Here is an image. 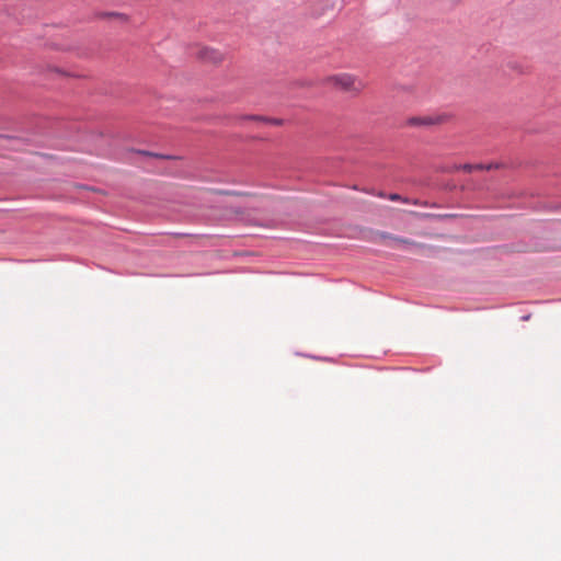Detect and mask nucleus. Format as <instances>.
<instances>
[{
    "label": "nucleus",
    "instance_id": "4",
    "mask_svg": "<svg viewBox=\"0 0 561 561\" xmlns=\"http://www.w3.org/2000/svg\"><path fill=\"white\" fill-rule=\"evenodd\" d=\"M141 156H142V165L147 163V159H149V158H153V157L159 158V159H170L171 158L170 156L156 154V153H152L150 151H145V150H142Z\"/></svg>",
    "mask_w": 561,
    "mask_h": 561
},
{
    "label": "nucleus",
    "instance_id": "8",
    "mask_svg": "<svg viewBox=\"0 0 561 561\" xmlns=\"http://www.w3.org/2000/svg\"><path fill=\"white\" fill-rule=\"evenodd\" d=\"M495 168H497V164H493V163L484 164V170H492V169H495Z\"/></svg>",
    "mask_w": 561,
    "mask_h": 561
},
{
    "label": "nucleus",
    "instance_id": "7",
    "mask_svg": "<svg viewBox=\"0 0 561 561\" xmlns=\"http://www.w3.org/2000/svg\"><path fill=\"white\" fill-rule=\"evenodd\" d=\"M458 170H462L465 172H472L473 171V164H470V163H466V164H460L459 167H457Z\"/></svg>",
    "mask_w": 561,
    "mask_h": 561
},
{
    "label": "nucleus",
    "instance_id": "5",
    "mask_svg": "<svg viewBox=\"0 0 561 561\" xmlns=\"http://www.w3.org/2000/svg\"><path fill=\"white\" fill-rule=\"evenodd\" d=\"M410 125H432L434 124V121L432 118H420V117H413L409 119Z\"/></svg>",
    "mask_w": 561,
    "mask_h": 561
},
{
    "label": "nucleus",
    "instance_id": "6",
    "mask_svg": "<svg viewBox=\"0 0 561 561\" xmlns=\"http://www.w3.org/2000/svg\"><path fill=\"white\" fill-rule=\"evenodd\" d=\"M388 198H389L390 201H393V202H399V201H401V202H403V203H410V201H409L408 198H402L399 194H396V193L390 194V195L388 196Z\"/></svg>",
    "mask_w": 561,
    "mask_h": 561
},
{
    "label": "nucleus",
    "instance_id": "2",
    "mask_svg": "<svg viewBox=\"0 0 561 561\" xmlns=\"http://www.w3.org/2000/svg\"><path fill=\"white\" fill-rule=\"evenodd\" d=\"M198 57L205 61L219 62L222 59L221 53L216 49L204 47L198 51Z\"/></svg>",
    "mask_w": 561,
    "mask_h": 561
},
{
    "label": "nucleus",
    "instance_id": "3",
    "mask_svg": "<svg viewBox=\"0 0 561 561\" xmlns=\"http://www.w3.org/2000/svg\"><path fill=\"white\" fill-rule=\"evenodd\" d=\"M241 119H251V121H256V122H264V123H268V124H274V125H279L282 124V121L280 119H277V118H267V117H264V116H257V115H245V116H242L240 117Z\"/></svg>",
    "mask_w": 561,
    "mask_h": 561
},
{
    "label": "nucleus",
    "instance_id": "1",
    "mask_svg": "<svg viewBox=\"0 0 561 561\" xmlns=\"http://www.w3.org/2000/svg\"><path fill=\"white\" fill-rule=\"evenodd\" d=\"M323 83L331 85L342 92L352 93L354 95L359 94L365 88L364 82L351 73H337L329 76L323 79Z\"/></svg>",
    "mask_w": 561,
    "mask_h": 561
},
{
    "label": "nucleus",
    "instance_id": "9",
    "mask_svg": "<svg viewBox=\"0 0 561 561\" xmlns=\"http://www.w3.org/2000/svg\"><path fill=\"white\" fill-rule=\"evenodd\" d=\"M474 170H484V164H482V163L473 164V171Z\"/></svg>",
    "mask_w": 561,
    "mask_h": 561
}]
</instances>
